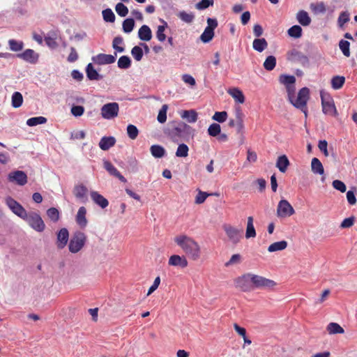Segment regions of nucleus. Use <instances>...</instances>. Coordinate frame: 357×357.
<instances>
[{
	"label": "nucleus",
	"instance_id": "f257e3e1",
	"mask_svg": "<svg viewBox=\"0 0 357 357\" xmlns=\"http://www.w3.org/2000/svg\"><path fill=\"white\" fill-rule=\"evenodd\" d=\"M174 242L190 259L196 261L201 256V248L198 243L187 235H178L174 238Z\"/></svg>",
	"mask_w": 357,
	"mask_h": 357
},
{
	"label": "nucleus",
	"instance_id": "f03ea898",
	"mask_svg": "<svg viewBox=\"0 0 357 357\" xmlns=\"http://www.w3.org/2000/svg\"><path fill=\"white\" fill-rule=\"evenodd\" d=\"M289 102L297 109H301L305 116L307 115V102L310 98V89L307 87H303L295 97V84L285 87Z\"/></svg>",
	"mask_w": 357,
	"mask_h": 357
},
{
	"label": "nucleus",
	"instance_id": "7ed1b4c3",
	"mask_svg": "<svg viewBox=\"0 0 357 357\" xmlns=\"http://www.w3.org/2000/svg\"><path fill=\"white\" fill-rule=\"evenodd\" d=\"M193 131L191 126L183 121H172L165 133L173 140L189 136Z\"/></svg>",
	"mask_w": 357,
	"mask_h": 357
},
{
	"label": "nucleus",
	"instance_id": "20e7f679",
	"mask_svg": "<svg viewBox=\"0 0 357 357\" xmlns=\"http://www.w3.org/2000/svg\"><path fill=\"white\" fill-rule=\"evenodd\" d=\"M322 112L326 115L337 116L338 115L334 101L330 94L324 90L320 91Z\"/></svg>",
	"mask_w": 357,
	"mask_h": 357
},
{
	"label": "nucleus",
	"instance_id": "39448f33",
	"mask_svg": "<svg viewBox=\"0 0 357 357\" xmlns=\"http://www.w3.org/2000/svg\"><path fill=\"white\" fill-rule=\"evenodd\" d=\"M252 281L253 289H271L276 285L275 281L255 274H253Z\"/></svg>",
	"mask_w": 357,
	"mask_h": 357
},
{
	"label": "nucleus",
	"instance_id": "423d86ee",
	"mask_svg": "<svg viewBox=\"0 0 357 357\" xmlns=\"http://www.w3.org/2000/svg\"><path fill=\"white\" fill-rule=\"evenodd\" d=\"M29 225L37 231H43L45 229V225L42 220L41 217L36 213H31L26 214V216L23 218Z\"/></svg>",
	"mask_w": 357,
	"mask_h": 357
},
{
	"label": "nucleus",
	"instance_id": "0eeeda50",
	"mask_svg": "<svg viewBox=\"0 0 357 357\" xmlns=\"http://www.w3.org/2000/svg\"><path fill=\"white\" fill-rule=\"evenodd\" d=\"M253 273H248L243 275L237 278L235 280V284L236 287L239 288L244 292L250 291L253 290V284L252 281V277Z\"/></svg>",
	"mask_w": 357,
	"mask_h": 357
},
{
	"label": "nucleus",
	"instance_id": "6e6552de",
	"mask_svg": "<svg viewBox=\"0 0 357 357\" xmlns=\"http://www.w3.org/2000/svg\"><path fill=\"white\" fill-rule=\"evenodd\" d=\"M119 106L117 102H112L105 104L101 107V115L105 119H113L118 116Z\"/></svg>",
	"mask_w": 357,
	"mask_h": 357
},
{
	"label": "nucleus",
	"instance_id": "1a4fd4ad",
	"mask_svg": "<svg viewBox=\"0 0 357 357\" xmlns=\"http://www.w3.org/2000/svg\"><path fill=\"white\" fill-rule=\"evenodd\" d=\"M85 235L80 231L75 232L70 240L69 250L72 253L79 252L84 244Z\"/></svg>",
	"mask_w": 357,
	"mask_h": 357
},
{
	"label": "nucleus",
	"instance_id": "9d476101",
	"mask_svg": "<svg viewBox=\"0 0 357 357\" xmlns=\"http://www.w3.org/2000/svg\"><path fill=\"white\" fill-rule=\"evenodd\" d=\"M295 213V210L286 199H281L277 208V216L278 218L289 217Z\"/></svg>",
	"mask_w": 357,
	"mask_h": 357
},
{
	"label": "nucleus",
	"instance_id": "9b49d317",
	"mask_svg": "<svg viewBox=\"0 0 357 357\" xmlns=\"http://www.w3.org/2000/svg\"><path fill=\"white\" fill-rule=\"evenodd\" d=\"M8 179L10 182L14 183L18 185H24L28 181L26 173L21 170L11 172L8 175Z\"/></svg>",
	"mask_w": 357,
	"mask_h": 357
},
{
	"label": "nucleus",
	"instance_id": "f8f14e48",
	"mask_svg": "<svg viewBox=\"0 0 357 357\" xmlns=\"http://www.w3.org/2000/svg\"><path fill=\"white\" fill-rule=\"evenodd\" d=\"M116 59V53H114V55L100 53L91 57V60L94 64L99 66L114 63Z\"/></svg>",
	"mask_w": 357,
	"mask_h": 357
},
{
	"label": "nucleus",
	"instance_id": "ddd939ff",
	"mask_svg": "<svg viewBox=\"0 0 357 357\" xmlns=\"http://www.w3.org/2000/svg\"><path fill=\"white\" fill-rule=\"evenodd\" d=\"M6 202L8 206L15 215L22 218L26 216V214L27 213L26 210L20 203H18L14 199H13L10 197H8L6 198Z\"/></svg>",
	"mask_w": 357,
	"mask_h": 357
},
{
	"label": "nucleus",
	"instance_id": "4468645a",
	"mask_svg": "<svg viewBox=\"0 0 357 357\" xmlns=\"http://www.w3.org/2000/svg\"><path fill=\"white\" fill-rule=\"evenodd\" d=\"M223 229L227 236L233 243L236 244L239 242L241 238L242 230L238 229L229 225H225Z\"/></svg>",
	"mask_w": 357,
	"mask_h": 357
},
{
	"label": "nucleus",
	"instance_id": "2eb2a0df",
	"mask_svg": "<svg viewBox=\"0 0 357 357\" xmlns=\"http://www.w3.org/2000/svg\"><path fill=\"white\" fill-rule=\"evenodd\" d=\"M103 167L111 176L118 178L123 183H126L127 181L126 178L109 160H103Z\"/></svg>",
	"mask_w": 357,
	"mask_h": 357
},
{
	"label": "nucleus",
	"instance_id": "dca6fc26",
	"mask_svg": "<svg viewBox=\"0 0 357 357\" xmlns=\"http://www.w3.org/2000/svg\"><path fill=\"white\" fill-rule=\"evenodd\" d=\"M17 57L30 63H36L38 60V54L31 49H26L22 53L18 54Z\"/></svg>",
	"mask_w": 357,
	"mask_h": 357
},
{
	"label": "nucleus",
	"instance_id": "f3484780",
	"mask_svg": "<svg viewBox=\"0 0 357 357\" xmlns=\"http://www.w3.org/2000/svg\"><path fill=\"white\" fill-rule=\"evenodd\" d=\"M168 264L169 266H178L182 268L187 267L188 265L186 257L178 255H172L169 259Z\"/></svg>",
	"mask_w": 357,
	"mask_h": 357
},
{
	"label": "nucleus",
	"instance_id": "a211bd4d",
	"mask_svg": "<svg viewBox=\"0 0 357 357\" xmlns=\"http://www.w3.org/2000/svg\"><path fill=\"white\" fill-rule=\"evenodd\" d=\"M69 233L67 229H61L57 234L56 246L59 249H63L68 241Z\"/></svg>",
	"mask_w": 357,
	"mask_h": 357
},
{
	"label": "nucleus",
	"instance_id": "6ab92c4d",
	"mask_svg": "<svg viewBox=\"0 0 357 357\" xmlns=\"http://www.w3.org/2000/svg\"><path fill=\"white\" fill-rule=\"evenodd\" d=\"M91 199L102 209L105 208L109 205L108 200L98 192L91 191Z\"/></svg>",
	"mask_w": 357,
	"mask_h": 357
},
{
	"label": "nucleus",
	"instance_id": "aec40b11",
	"mask_svg": "<svg viewBox=\"0 0 357 357\" xmlns=\"http://www.w3.org/2000/svg\"><path fill=\"white\" fill-rule=\"evenodd\" d=\"M138 37L143 41H149L152 38V32L148 25H142L138 31Z\"/></svg>",
	"mask_w": 357,
	"mask_h": 357
},
{
	"label": "nucleus",
	"instance_id": "412c9836",
	"mask_svg": "<svg viewBox=\"0 0 357 357\" xmlns=\"http://www.w3.org/2000/svg\"><path fill=\"white\" fill-rule=\"evenodd\" d=\"M86 209L85 207L82 206L79 208L76 215V222L80 227H85L87 225V220L86 218Z\"/></svg>",
	"mask_w": 357,
	"mask_h": 357
},
{
	"label": "nucleus",
	"instance_id": "4be33fe9",
	"mask_svg": "<svg viewBox=\"0 0 357 357\" xmlns=\"http://www.w3.org/2000/svg\"><path fill=\"white\" fill-rule=\"evenodd\" d=\"M296 20L303 26H307L311 23V18L305 10H299L296 14Z\"/></svg>",
	"mask_w": 357,
	"mask_h": 357
},
{
	"label": "nucleus",
	"instance_id": "5701e85b",
	"mask_svg": "<svg viewBox=\"0 0 357 357\" xmlns=\"http://www.w3.org/2000/svg\"><path fill=\"white\" fill-rule=\"evenodd\" d=\"M116 143V139L114 137H103L99 142V146L103 151H107L113 146Z\"/></svg>",
	"mask_w": 357,
	"mask_h": 357
},
{
	"label": "nucleus",
	"instance_id": "b1692460",
	"mask_svg": "<svg viewBox=\"0 0 357 357\" xmlns=\"http://www.w3.org/2000/svg\"><path fill=\"white\" fill-rule=\"evenodd\" d=\"M181 116L190 123H195L198 119L197 112L194 109L183 110Z\"/></svg>",
	"mask_w": 357,
	"mask_h": 357
},
{
	"label": "nucleus",
	"instance_id": "393cba45",
	"mask_svg": "<svg viewBox=\"0 0 357 357\" xmlns=\"http://www.w3.org/2000/svg\"><path fill=\"white\" fill-rule=\"evenodd\" d=\"M289 165V160L287 155H282L278 158L276 162V167L278 168L280 172L284 173L287 171L288 166Z\"/></svg>",
	"mask_w": 357,
	"mask_h": 357
},
{
	"label": "nucleus",
	"instance_id": "a878e982",
	"mask_svg": "<svg viewBox=\"0 0 357 357\" xmlns=\"http://www.w3.org/2000/svg\"><path fill=\"white\" fill-rule=\"evenodd\" d=\"M311 169L314 174L322 175L324 173V167L321 161L317 158H313L311 162Z\"/></svg>",
	"mask_w": 357,
	"mask_h": 357
},
{
	"label": "nucleus",
	"instance_id": "bb28decb",
	"mask_svg": "<svg viewBox=\"0 0 357 357\" xmlns=\"http://www.w3.org/2000/svg\"><path fill=\"white\" fill-rule=\"evenodd\" d=\"M151 155L155 158H161L166 154L165 149L160 145L154 144L150 148Z\"/></svg>",
	"mask_w": 357,
	"mask_h": 357
},
{
	"label": "nucleus",
	"instance_id": "cd10ccee",
	"mask_svg": "<svg viewBox=\"0 0 357 357\" xmlns=\"http://www.w3.org/2000/svg\"><path fill=\"white\" fill-rule=\"evenodd\" d=\"M253 49L259 52H263L268 47V43L265 38H256L252 43Z\"/></svg>",
	"mask_w": 357,
	"mask_h": 357
},
{
	"label": "nucleus",
	"instance_id": "c85d7f7f",
	"mask_svg": "<svg viewBox=\"0 0 357 357\" xmlns=\"http://www.w3.org/2000/svg\"><path fill=\"white\" fill-rule=\"evenodd\" d=\"M253 218L250 216L248 218L247 227L245 231V237L247 238H254L256 236V231L253 225Z\"/></svg>",
	"mask_w": 357,
	"mask_h": 357
},
{
	"label": "nucleus",
	"instance_id": "c756f323",
	"mask_svg": "<svg viewBox=\"0 0 357 357\" xmlns=\"http://www.w3.org/2000/svg\"><path fill=\"white\" fill-rule=\"evenodd\" d=\"M279 82L280 84L285 86V87L295 84L296 77L294 75L282 74L279 77Z\"/></svg>",
	"mask_w": 357,
	"mask_h": 357
},
{
	"label": "nucleus",
	"instance_id": "7c9ffc66",
	"mask_svg": "<svg viewBox=\"0 0 357 357\" xmlns=\"http://www.w3.org/2000/svg\"><path fill=\"white\" fill-rule=\"evenodd\" d=\"M229 95L235 99L238 103H243L245 102V97L243 92L237 88H232L228 91Z\"/></svg>",
	"mask_w": 357,
	"mask_h": 357
},
{
	"label": "nucleus",
	"instance_id": "2f4dec72",
	"mask_svg": "<svg viewBox=\"0 0 357 357\" xmlns=\"http://www.w3.org/2000/svg\"><path fill=\"white\" fill-rule=\"evenodd\" d=\"M287 247V242L286 241H280L271 244L268 248L269 252L280 251L284 250Z\"/></svg>",
	"mask_w": 357,
	"mask_h": 357
},
{
	"label": "nucleus",
	"instance_id": "473e14b6",
	"mask_svg": "<svg viewBox=\"0 0 357 357\" xmlns=\"http://www.w3.org/2000/svg\"><path fill=\"white\" fill-rule=\"evenodd\" d=\"M131 63L130 58L128 56L123 55L119 59L117 66L120 69L126 70L130 68Z\"/></svg>",
	"mask_w": 357,
	"mask_h": 357
},
{
	"label": "nucleus",
	"instance_id": "72a5a7b5",
	"mask_svg": "<svg viewBox=\"0 0 357 357\" xmlns=\"http://www.w3.org/2000/svg\"><path fill=\"white\" fill-rule=\"evenodd\" d=\"M345 82V77L344 76L336 75L331 79V86L333 89L337 90L342 87Z\"/></svg>",
	"mask_w": 357,
	"mask_h": 357
},
{
	"label": "nucleus",
	"instance_id": "f704fd0d",
	"mask_svg": "<svg viewBox=\"0 0 357 357\" xmlns=\"http://www.w3.org/2000/svg\"><path fill=\"white\" fill-rule=\"evenodd\" d=\"M123 43V39L121 36H118L113 39L112 42V47L116 52H123L125 51V48L123 47L120 46Z\"/></svg>",
	"mask_w": 357,
	"mask_h": 357
},
{
	"label": "nucleus",
	"instance_id": "c9c22d12",
	"mask_svg": "<svg viewBox=\"0 0 357 357\" xmlns=\"http://www.w3.org/2000/svg\"><path fill=\"white\" fill-rule=\"evenodd\" d=\"M327 331L330 334H342L344 332L342 326L334 322L330 323L327 326Z\"/></svg>",
	"mask_w": 357,
	"mask_h": 357
},
{
	"label": "nucleus",
	"instance_id": "e433bc0d",
	"mask_svg": "<svg viewBox=\"0 0 357 357\" xmlns=\"http://www.w3.org/2000/svg\"><path fill=\"white\" fill-rule=\"evenodd\" d=\"M302 28L299 25H294L288 31V35L294 38H299L302 36Z\"/></svg>",
	"mask_w": 357,
	"mask_h": 357
},
{
	"label": "nucleus",
	"instance_id": "4c0bfd02",
	"mask_svg": "<svg viewBox=\"0 0 357 357\" xmlns=\"http://www.w3.org/2000/svg\"><path fill=\"white\" fill-rule=\"evenodd\" d=\"M263 66L264 68L268 71L273 70L276 66L275 57L272 55L267 56L265 61L264 62Z\"/></svg>",
	"mask_w": 357,
	"mask_h": 357
},
{
	"label": "nucleus",
	"instance_id": "58836bf2",
	"mask_svg": "<svg viewBox=\"0 0 357 357\" xmlns=\"http://www.w3.org/2000/svg\"><path fill=\"white\" fill-rule=\"evenodd\" d=\"M162 22L163 23V25L158 26L156 31V37L160 42H163L166 39V35L164 32L165 29L167 27V23L165 20H162Z\"/></svg>",
	"mask_w": 357,
	"mask_h": 357
},
{
	"label": "nucleus",
	"instance_id": "ea45409f",
	"mask_svg": "<svg viewBox=\"0 0 357 357\" xmlns=\"http://www.w3.org/2000/svg\"><path fill=\"white\" fill-rule=\"evenodd\" d=\"M135 27V20L133 18H127L123 22V31L126 33H130Z\"/></svg>",
	"mask_w": 357,
	"mask_h": 357
},
{
	"label": "nucleus",
	"instance_id": "a19ab883",
	"mask_svg": "<svg viewBox=\"0 0 357 357\" xmlns=\"http://www.w3.org/2000/svg\"><path fill=\"white\" fill-rule=\"evenodd\" d=\"M23 102V97L21 93L14 92L12 96V106L15 108L20 107Z\"/></svg>",
	"mask_w": 357,
	"mask_h": 357
},
{
	"label": "nucleus",
	"instance_id": "79ce46f5",
	"mask_svg": "<svg viewBox=\"0 0 357 357\" xmlns=\"http://www.w3.org/2000/svg\"><path fill=\"white\" fill-rule=\"evenodd\" d=\"M214 36V31L209 28H205L204 32L202 33L200 38L204 43L210 42Z\"/></svg>",
	"mask_w": 357,
	"mask_h": 357
},
{
	"label": "nucleus",
	"instance_id": "37998d69",
	"mask_svg": "<svg viewBox=\"0 0 357 357\" xmlns=\"http://www.w3.org/2000/svg\"><path fill=\"white\" fill-rule=\"evenodd\" d=\"M189 148L185 144H180L176 151V156L185 158L188 155Z\"/></svg>",
	"mask_w": 357,
	"mask_h": 357
},
{
	"label": "nucleus",
	"instance_id": "c03bdc74",
	"mask_svg": "<svg viewBox=\"0 0 357 357\" xmlns=\"http://www.w3.org/2000/svg\"><path fill=\"white\" fill-rule=\"evenodd\" d=\"M350 20V14L347 10L342 11L340 13L338 19L337 24L340 28H342L345 23Z\"/></svg>",
	"mask_w": 357,
	"mask_h": 357
},
{
	"label": "nucleus",
	"instance_id": "a18cd8bd",
	"mask_svg": "<svg viewBox=\"0 0 357 357\" xmlns=\"http://www.w3.org/2000/svg\"><path fill=\"white\" fill-rule=\"evenodd\" d=\"M103 20L107 22H114L115 15L111 8H106L102 12Z\"/></svg>",
	"mask_w": 357,
	"mask_h": 357
},
{
	"label": "nucleus",
	"instance_id": "49530a36",
	"mask_svg": "<svg viewBox=\"0 0 357 357\" xmlns=\"http://www.w3.org/2000/svg\"><path fill=\"white\" fill-rule=\"evenodd\" d=\"M47 122V119L43 116L32 117L26 121V124L29 126H36L39 124H43Z\"/></svg>",
	"mask_w": 357,
	"mask_h": 357
},
{
	"label": "nucleus",
	"instance_id": "de8ad7c7",
	"mask_svg": "<svg viewBox=\"0 0 357 357\" xmlns=\"http://www.w3.org/2000/svg\"><path fill=\"white\" fill-rule=\"evenodd\" d=\"M8 45L10 50L13 52H18L23 49L24 43L22 41H17L14 39L8 40Z\"/></svg>",
	"mask_w": 357,
	"mask_h": 357
},
{
	"label": "nucleus",
	"instance_id": "09e8293b",
	"mask_svg": "<svg viewBox=\"0 0 357 357\" xmlns=\"http://www.w3.org/2000/svg\"><path fill=\"white\" fill-rule=\"evenodd\" d=\"M178 17L186 23H191L195 19V15L192 13H187L185 11H181Z\"/></svg>",
	"mask_w": 357,
	"mask_h": 357
},
{
	"label": "nucleus",
	"instance_id": "8fccbe9b",
	"mask_svg": "<svg viewBox=\"0 0 357 357\" xmlns=\"http://www.w3.org/2000/svg\"><path fill=\"white\" fill-rule=\"evenodd\" d=\"M221 132V127L218 123H213L208 128V134L211 137H217Z\"/></svg>",
	"mask_w": 357,
	"mask_h": 357
},
{
	"label": "nucleus",
	"instance_id": "3c124183",
	"mask_svg": "<svg viewBox=\"0 0 357 357\" xmlns=\"http://www.w3.org/2000/svg\"><path fill=\"white\" fill-rule=\"evenodd\" d=\"M339 47H340V49L341 50L342 54L345 56L349 57L350 56V50H349L350 43L349 41L345 40H341L339 43Z\"/></svg>",
	"mask_w": 357,
	"mask_h": 357
},
{
	"label": "nucleus",
	"instance_id": "603ef678",
	"mask_svg": "<svg viewBox=\"0 0 357 357\" xmlns=\"http://www.w3.org/2000/svg\"><path fill=\"white\" fill-rule=\"evenodd\" d=\"M168 109L167 105H163L159 110L157 120L159 123H163L167 121V111Z\"/></svg>",
	"mask_w": 357,
	"mask_h": 357
},
{
	"label": "nucleus",
	"instance_id": "864d4df0",
	"mask_svg": "<svg viewBox=\"0 0 357 357\" xmlns=\"http://www.w3.org/2000/svg\"><path fill=\"white\" fill-rule=\"evenodd\" d=\"M131 54L136 61H139L143 57V50L141 47L135 46L131 50Z\"/></svg>",
	"mask_w": 357,
	"mask_h": 357
},
{
	"label": "nucleus",
	"instance_id": "5fc2aeb1",
	"mask_svg": "<svg viewBox=\"0 0 357 357\" xmlns=\"http://www.w3.org/2000/svg\"><path fill=\"white\" fill-rule=\"evenodd\" d=\"M127 134H128V136L131 139H135L138 136L139 130L135 126L129 124L127 126Z\"/></svg>",
	"mask_w": 357,
	"mask_h": 357
},
{
	"label": "nucleus",
	"instance_id": "6e6d98bb",
	"mask_svg": "<svg viewBox=\"0 0 357 357\" xmlns=\"http://www.w3.org/2000/svg\"><path fill=\"white\" fill-rule=\"evenodd\" d=\"M236 131L238 133L243 132L244 125H243V114L239 111L236 113Z\"/></svg>",
	"mask_w": 357,
	"mask_h": 357
},
{
	"label": "nucleus",
	"instance_id": "4d7b16f0",
	"mask_svg": "<svg viewBox=\"0 0 357 357\" xmlns=\"http://www.w3.org/2000/svg\"><path fill=\"white\" fill-rule=\"evenodd\" d=\"M310 8L316 14L324 13L326 10V6L324 2L317 3L316 4L312 3L310 5Z\"/></svg>",
	"mask_w": 357,
	"mask_h": 357
},
{
	"label": "nucleus",
	"instance_id": "13d9d810",
	"mask_svg": "<svg viewBox=\"0 0 357 357\" xmlns=\"http://www.w3.org/2000/svg\"><path fill=\"white\" fill-rule=\"evenodd\" d=\"M227 112L225 111L215 112L213 114L212 119L219 123H223L227 120Z\"/></svg>",
	"mask_w": 357,
	"mask_h": 357
},
{
	"label": "nucleus",
	"instance_id": "bf43d9fd",
	"mask_svg": "<svg viewBox=\"0 0 357 357\" xmlns=\"http://www.w3.org/2000/svg\"><path fill=\"white\" fill-rule=\"evenodd\" d=\"M115 10L121 17H126L128 13V8L121 2L116 5Z\"/></svg>",
	"mask_w": 357,
	"mask_h": 357
},
{
	"label": "nucleus",
	"instance_id": "052dcab7",
	"mask_svg": "<svg viewBox=\"0 0 357 357\" xmlns=\"http://www.w3.org/2000/svg\"><path fill=\"white\" fill-rule=\"evenodd\" d=\"M100 69H96L91 63V80H102L104 78L102 75L98 73Z\"/></svg>",
	"mask_w": 357,
	"mask_h": 357
},
{
	"label": "nucleus",
	"instance_id": "680f3d73",
	"mask_svg": "<svg viewBox=\"0 0 357 357\" xmlns=\"http://www.w3.org/2000/svg\"><path fill=\"white\" fill-rule=\"evenodd\" d=\"M47 216L54 222H56L59 220V211L56 208H50L47 211Z\"/></svg>",
	"mask_w": 357,
	"mask_h": 357
},
{
	"label": "nucleus",
	"instance_id": "e2e57ef3",
	"mask_svg": "<svg viewBox=\"0 0 357 357\" xmlns=\"http://www.w3.org/2000/svg\"><path fill=\"white\" fill-rule=\"evenodd\" d=\"M241 260V256L239 254L233 255L230 259L225 264L226 267H229L233 264H239Z\"/></svg>",
	"mask_w": 357,
	"mask_h": 357
},
{
	"label": "nucleus",
	"instance_id": "0e129e2a",
	"mask_svg": "<svg viewBox=\"0 0 357 357\" xmlns=\"http://www.w3.org/2000/svg\"><path fill=\"white\" fill-rule=\"evenodd\" d=\"M213 4V0H201L196 4L195 7L198 10H204L208 8L210 6H212Z\"/></svg>",
	"mask_w": 357,
	"mask_h": 357
},
{
	"label": "nucleus",
	"instance_id": "69168bd1",
	"mask_svg": "<svg viewBox=\"0 0 357 357\" xmlns=\"http://www.w3.org/2000/svg\"><path fill=\"white\" fill-rule=\"evenodd\" d=\"M208 196V193L199 190L198 194L195 197V203L197 204L204 203Z\"/></svg>",
	"mask_w": 357,
	"mask_h": 357
},
{
	"label": "nucleus",
	"instance_id": "338daca9",
	"mask_svg": "<svg viewBox=\"0 0 357 357\" xmlns=\"http://www.w3.org/2000/svg\"><path fill=\"white\" fill-rule=\"evenodd\" d=\"M332 185L335 190H339L341 192H344L347 190L346 185L342 181L335 180L333 181Z\"/></svg>",
	"mask_w": 357,
	"mask_h": 357
},
{
	"label": "nucleus",
	"instance_id": "774afa93",
	"mask_svg": "<svg viewBox=\"0 0 357 357\" xmlns=\"http://www.w3.org/2000/svg\"><path fill=\"white\" fill-rule=\"evenodd\" d=\"M84 108L80 105L73 106L71 108V113L75 116H80L83 114Z\"/></svg>",
	"mask_w": 357,
	"mask_h": 357
}]
</instances>
